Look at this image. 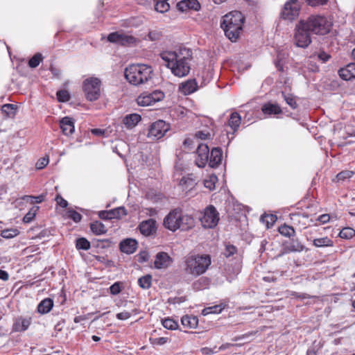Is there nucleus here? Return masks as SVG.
<instances>
[{
	"label": "nucleus",
	"mask_w": 355,
	"mask_h": 355,
	"mask_svg": "<svg viewBox=\"0 0 355 355\" xmlns=\"http://www.w3.org/2000/svg\"><path fill=\"white\" fill-rule=\"evenodd\" d=\"M160 57L174 76L184 77L189 74L191 69L190 61L192 58V52L190 49L180 47L175 51H163Z\"/></svg>",
	"instance_id": "1"
},
{
	"label": "nucleus",
	"mask_w": 355,
	"mask_h": 355,
	"mask_svg": "<svg viewBox=\"0 0 355 355\" xmlns=\"http://www.w3.org/2000/svg\"><path fill=\"white\" fill-rule=\"evenodd\" d=\"M163 225L171 232L179 229L187 230L194 226V219L191 215L184 214L182 209L175 208L164 217Z\"/></svg>",
	"instance_id": "2"
},
{
	"label": "nucleus",
	"mask_w": 355,
	"mask_h": 355,
	"mask_svg": "<svg viewBox=\"0 0 355 355\" xmlns=\"http://www.w3.org/2000/svg\"><path fill=\"white\" fill-rule=\"evenodd\" d=\"M245 18L239 11H232L223 17L221 27L225 34L232 42H236L240 37Z\"/></svg>",
	"instance_id": "3"
},
{
	"label": "nucleus",
	"mask_w": 355,
	"mask_h": 355,
	"mask_svg": "<svg viewBox=\"0 0 355 355\" xmlns=\"http://www.w3.org/2000/svg\"><path fill=\"white\" fill-rule=\"evenodd\" d=\"M151 66L145 64H133L125 69V77L132 85L138 86L148 83L153 76Z\"/></svg>",
	"instance_id": "4"
},
{
	"label": "nucleus",
	"mask_w": 355,
	"mask_h": 355,
	"mask_svg": "<svg viewBox=\"0 0 355 355\" xmlns=\"http://www.w3.org/2000/svg\"><path fill=\"white\" fill-rule=\"evenodd\" d=\"M209 255H189L185 257V272L193 277H198L204 274L211 265Z\"/></svg>",
	"instance_id": "5"
},
{
	"label": "nucleus",
	"mask_w": 355,
	"mask_h": 355,
	"mask_svg": "<svg viewBox=\"0 0 355 355\" xmlns=\"http://www.w3.org/2000/svg\"><path fill=\"white\" fill-rule=\"evenodd\" d=\"M304 24L309 31L315 34L325 35L328 33L331 28L332 23L325 16L311 15Z\"/></svg>",
	"instance_id": "6"
},
{
	"label": "nucleus",
	"mask_w": 355,
	"mask_h": 355,
	"mask_svg": "<svg viewBox=\"0 0 355 355\" xmlns=\"http://www.w3.org/2000/svg\"><path fill=\"white\" fill-rule=\"evenodd\" d=\"M101 80L96 77H90L83 81V89L86 98L89 101H96L101 96Z\"/></svg>",
	"instance_id": "7"
},
{
	"label": "nucleus",
	"mask_w": 355,
	"mask_h": 355,
	"mask_svg": "<svg viewBox=\"0 0 355 355\" xmlns=\"http://www.w3.org/2000/svg\"><path fill=\"white\" fill-rule=\"evenodd\" d=\"M311 31L304 24V20H301L296 25L294 35V42L298 47L306 48L311 42L310 33Z\"/></svg>",
	"instance_id": "8"
},
{
	"label": "nucleus",
	"mask_w": 355,
	"mask_h": 355,
	"mask_svg": "<svg viewBox=\"0 0 355 355\" xmlns=\"http://www.w3.org/2000/svg\"><path fill=\"white\" fill-rule=\"evenodd\" d=\"M201 225L205 228H214L219 221V213L213 205L207 207L199 218Z\"/></svg>",
	"instance_id": "9"
},
{
	"label": "nucleus",
	"mask_w": 355,
	"mask_h": 355,
	"mask_svg": "<svg viewBox=\"0 0 355 355\" xmlns=\"http://www.w3.org/2000/svg\"><path fill=\"white\" fill-rule=\"evenodd\" d=\"M301 5L298 0H288L281 12V17L285 20L292 21L299 16Z\"/></svg>",
	"instance_id": "10"
},
{
	"label": "nucleus",
	"mask_w": 355,
	"mask_h": 355,
	"mask_svg": "<svg viewBox=\"0 0 355 355\" xmlns=\"http://www.w3.org/2000/svg\"><path fill=\"white\" fill-rule=\"evenodd\" d=\"M164 94L160 90H155L151 93L144 92L137 98L139 106H150L164 98Z\"/></svg>",
	"instance_id": "11"
},
{
	"label": "nucleus",
	"mask_w": 355,
	"mask_h": 355,
	"mask_svg": "<svg viewBox=\"0 0 355 355\" xmlns=\"http://www.w3.org/2000/svg\"><path fill=\"white\" fill-rule=\"evenodd\" d=\"M170 129L169 123L163 120L153 123L148 130V137L152 139H159L163 137Z\"/></svg>",
	"instance_id": "12"
},
{
	"label": "nucleus",
	"mask_w": 355,
	"mask_h": 355,
	"mask_svg": "<svg viewBox=\"0 0 355 355\" xmlns=\"http://www.w3.org/2000/svg\"><path fill=\"white\" fill-rule=\"evenodd\" d=\"M33 321L29 315H19L13 319L12 332L21 333L28 329Z\"/></svg>",
	"instance_id": "13"
},
{
	"label": "nucleus",
	"mask_w": 355,
	"mask_h": 355,
	"mask_svg": "<svg viewBox=\"0 0 355 355\" xmlns=\"http://www.w3.org/2000/svg\"><path fill=\"white\" fill-rule=\"evenodd\" d=\"M107 40L121 45H129L134 44L136 42V38L123 32H114L108 35Z\"/></svg>",
	"instance_id": "14"
},
{
	"label": "nucleus",
	"mask_w": 355,
	"mask_h": 355,
	"mask_svg": "<svg viewBox=\"0 0 355 355\" xmlns=\"http://www.w3.org/2000/svg\"><path fill=\"white\" fill-rule=\"evenodd\" d=\"M209 154V149L207 144H198L195 163L199 168L205 167L208 163Z\"/></svg>",
	"instance_id": "15"
},
{
	"label": "nucleus",
	"mask_w": 355,
	"mask_h": 355,
	"mask_svg": "<svg viewBox=\"0 0 355 355\" xmlns=\"http://www.w3.org/2000/svg\"><path fill=\"white\" fill-rule=\"evenodd\" d=\"M172 263V258L166 252H161L156 254L154 265L155 268L164 269L169 267Z\"/></svg>",
	"instance_id": "16"
},
{
	"label": "nucleus",
	"mask_w": 355,
	"mask_h": 355,
	"mask_svg": "<svg viewBox=\"0 0 355 355\" xmlns=\"http://www.w3.org/2000/svg\"><path fill=\"white\" fill-rule=\"evenodd\" d=\"M139 229L144 236H150L156 232V221L152 218L144 220L139 224Z\"/></svg>",
	"instance_id": "17"
},
{
	"label": "nucleus",
	"mask_w": 355,
	"mask_h": 355,
	"mask_svg": "<svg viewBox=\"0 0 355 355\" xmlns=\"http://www.w3.org/2000/svg\"><path fill=\"white\" fill-rule=\"evenodd\" d=\"M198 88V83L195 79H190L179 85V91L184 95H189Z\"/></svg>",
	"instance_id": "18"
},
{
	"label": "nucleus",
	"mask_w": 355,
	"mask_h": 355,
	"mask_svg": "<svg viewBox=\"0 0 355 355\" xmlns=\"http://www.w3.org/2000/svg\"><path fill=\"white\" fill-rule=\"evenodd\" d=\"M177 7L182 12L189 10L198 11L200 9V4L198 0H182L178 3Z\"/></svg>",
	"instance_id": "19"
},
{
	"label": "nucleus",
	"mask_w": 355,
	"mask_h": 355,
	"mask_svg": "<svg viewBox=\"0 0 355 355\" xmlns=\"http://www.w3.org/2000/svg\"><path fill=\"white\" fill-rule=\"evenodd\" d=\"M120 250L126 254H132L137 248V241L132 239H126L120 243Z\"/></svg>",
	"instance_id": "20"
},
{
	"label": "nucleus",
	"mask_w": 355,
	"mask_h": 355,
	"mask_svg": "<svg viewBox=\"0 0 355 355\" xmlns=\"http://www.w3.org/2000/svg\"><path fill=\"white\" fill-rule=\"evenodd\" d=\"M340 77L345 80L355 78V63H349L338 71Z\"/></svg>",
	"instance_id": "21"
},
{
	"label": "nucleus",
	"mask_w": 355,
	"mask_h": 355,
	"mask_svg": "<svg viewBox=\"0 0 355 355\" xmlns=\"http://www.w3.org/2000/svg\"><path fill=\"white\" fill-rule=\"evenodd\" d=\"M60 126L62 133L65 135H70L74 132V122L70 117L62 118L60 121Z\"/></svg>",
	"instance_id": "22"
},
{
	"label": "nucleus",
	"mask_w": 355,
	"mask_h": 355,
	"mask_svg": "<svg viewBox=\"0 0 355 355\" xmlns=\"http://www.w3.org/2000/svg\"><path fill=\"white\" fill-rule=\"evenodd\" d=\"M222 161V150L219 148H214L211 150L209 159V166L211 168L218 167Z\"/></svg>",
	"instance_id": "23"
},
{
	"label": "nucleus",
	"mask_w": 355,
	"mask_h": 355,
	"mask_svg": "<svg viewBox=\"0 0 355 355\" xmlns=\"http://www.w3.org/2000/svg\"><path fill=\"white\" fill-rule=\"evenodd\" d=\"M141 119V117L139 114L133 113L126 115L123 119V123L128 129H132L137 125Z\"/></svg>",
	"instance_id": "24"
},
{
	"label": "nucleus",
	"mask_w": 355,
	"mask_h": 355,
	"mask_svg": "<svg viewBox=\"0 0 355 355\" xmlns=\"http://www.w3.org/2000/svg\"><path fill=\"white\" fill-rule=\"evenodd\" d=\"M261 111L264 114L267 115L279 114L282 112L281 107L277 103L273 104L270 103L263 105Z\"/></svg>",
	"instance_id": "25"
},
{
	"label": "nucleus",
	"mask_w": 355,
	"mask_h": 355,
	"mask_svg": "<svg viewBox=\"0 0 355 355\" xmlns=\"http://www.w3.org/2000/svg\"><path fill=\"white\" fill-rule=\"evenodd\" d=\"M53 306V301L50 298H45L37 306V311L40 313L45 314L49 313Z\"/></svg>",
	"instance_id": "26"
},
{
	"label": "nucleus",
	"mask_w": 355,
	"mask_h": 355,
	"mask_svg": "<svg viewBox=\"0 0 355 355\" xmlns=\"http://www.w3.org/2000/svg\"><path fill=\"white\" fill-rule=\"evenodd\" d=\"M241 121V117L238 112H233L231 114L228 121V125L231 129L235 132L239 128Z\"/></svg>",
	"instance_id": "27"
},
{
	"label": "nucleus",
	"mask_w": 355,
	"mask_h": 355,
	"mask_svg": "<svg viewBox=\"0 0 355 355\" xmlns=\"http://www.w3.org/2000/svg\"><path fill=\"white\" fill-rule=\"evenodd\" d=\"M313 245L316 248L333 247L334 241L328 236L315 239Z\"/></svg>",
	"instance_id": "28"
},
{
	"label": "nucleus",
	"mask_w": 355,
	"mask_h": 355,
	"mask_svg": "<svg viewBox=\"0 0 355 355\" xmlns=\"http://www.w3.org/2000/svg\"><path fill=\"white\" fill-rule=\"evenodd\" d=\"M182 324L187 328H196L198 324V319L193 315H184L181 319Z\"/></svg>",
	"instance_id": "29"
},
{
	"label": "nucleus",
	"mask_w": 355,
	"mask_h": 355,
	"mask_svg": "<svg viewBox=\"0 0 355 355\" xmlns=\"http://www.w3.org/2000/svg\"><path fill=\"white\" fill-rule=\"evenodd\" d=\"M288 252H302L304 249V245L298 239H292L286 246Z\"/></svg>",
	"instance_id": "30"
},
{
	"label": "nucleus",
	"mask_w": 355,
	"mask_h": 355,
	"mask_svg": "<svg viewBox=\"0 0 355 355\" xmlns=\"http://www.w3.org/2000/svg\"><path fill=\"white\" fill-rule=\"evenodd\" d=\"M17 107L14 104H4L1 107V112L7 118H13L17 112Z\"/></svg>",
	"instance_id": "31"
},
{
	"label": "nucleus",
	"mask_w": 355,
	"mask_h": 355,
	"mask_svg": "<svg viewBox=\"0 0 355 355\" xmlns=\"http://www.w3.org/2000/svg\"><path fill=\"white\" fill-rule=\"evenodd\" d=\"M90 228L96 235H101L107 232L105 226L99 221H94L91 223Z\"/></svg>",
	"instance_id": "32"
},
{
	"label": "nucleus",
	"mask_w": 355,
	"mask_h": 355,
	"mask_svg": "<svg viewBox=\"0 0 355 355\" xmlns=\"http://www.w3.org/2000/svg\"><path fill=\"white\" fill-rule=\"evenodd\" d=\"M138 284L143 289L149 288L152 284V276L150 275H146L141 277L138 279Z\"/></svg>",
	"instance_id": "33"
},
{
	"label": "nucleus",
	"mask_w": 355,
	"mask_h": 355,
	"mask_svg": "<svg viewBox=\"0 0 355 355\" xmlns=\"http://www.w3.org/2000/svg\"><path fill=\"white\" fill-rule=\"evenodd\" d=\"M277 220V217L272 214H265L262 215L260 218L261 223L266 225V228L269 229L273 225Z\"/></svg>",
	"instance_id": "34"
},
{
	"label": "nucleus",
	"mask_w": 355,
	"mask_h": 355,
	"mask_svg": "<svg viewBox=\"0 0 355 355\" xmlns=\"http://www.w3.org/2000/svg\"><path fill=\"white\" fill-rule=\"evenodd\" d=\"M218 182V178L216 175H210L207 178L204 180V185L209 191H212L216 188V184Z\"/></svg>",
	"instance_id": "35"
},
{
	"label": "nucleus",
	"mask_w": 355,
	"mask_h": 355,
	"mask_svg": "<svg viewBox=\"0 0 355 355\" xmlns=\"http://www.w3.org/2000/svg\"><path fill=\"white\" fill-rule=\"evenodd\" d=\"M279 232L286 237H291L295 235V230L293 227L287 225H283L279 227Z\"/></svg>",
	"instance_id": "36"
},
{
	"label": "nucleus",
	"mask_w": 355,
	"mask_h": 355,
	"mask_svg": "<svg viewBox=\"0 0 355 355\" xmlns=\"http://www.w3.org/2000/svg\"><path fill=\"white\" fill-rule=\"evenodd\" d=\"M194 185V180L189 177H183L180 181V186L183 191L190 190Z\"/></svg>",
	"instance_id": "37"
},
{
	"label": "nucleus",
	"mask_w": 355,
	"mask_h": 355,
	"mask_svg": "<svg viewBox=\"0 0 355 355\" xmlns=\"http://www.w3.org/2000/svg\"><path fill=\"white\" fill-rule=\"evenodd\" d=\"M282 96L286 101V103L292 108L296 109L297 107V103L295 99V96H294L291 94H286L285 92L282 93Z\"/></svg>",
	"instance_id": "38"
},
{
	"label": "nucleus",
	"mask_w": 355,
	"mask_h": 355,
	"mask_svg": "<svg viewBox=\"0 0 355 355\" xmlns=\"http://www.w3.org/2000/svg\"><path fill=\"white\" fill-rule=\"evenodd\" d=\"M112 218H121L122 216H126L127 212L124 207H119L111 210H109Z\"/></svg>",
	"instance_id": "39"
},
{
	"label": "nucleus",
	"mask_w": 355,
	"mask_h": 355,
	"mask_svg": "<svg viewBox=\"0 0 355 355\" xmlns=\"http://www.w3.org/2000/svg\"><path fill=\"white\" fill-rule=\"evenodd\" d=\"M355 236V230L351 227H344L339 233V236L344 239H350Z\"/></svg>",
	"instance_id": "40"
},
{
	"label": "nucleus",
	"mask_w": 355,
	"mask_h": 355,
	"mask_svg": "<svg viewBox=\"0 0 355 355\" xmlns=\"http://www.w3.org/2000/svg\"><path fill=\"white\" fill-rule=\"evenodd\" d=\"M19 234V231L17 229L11 228L2 230L1 236L5 239H12L17 236Z\"/></svg>",
	"instance_id": "41"
},
{
	"label": "nucleus",
	"mask_w": 355,
	"mask_h": 355,
	"mask_svg": "<svg viewBox=\"0 0 355 355\" xmlns=\"http://www.w3.org/2000/svg\"><path fill=\"white\" fill-rule=\"evenodd\" d=\"M43 57L41 53H37L35 54L28 61V66L31 68L37 67L42 61Z\"/></svg>",
	"instance_id": "42"
},
{
	"label": "nucleus",
	"mask_w": 355,
	"mask_h": 355,
	"mask_svg": "<svg viewBox=\"0 0 355 355\" xmlns=\"http://www.w3.org/2000/svg\"><path fill=\"white\" fill-rule=\"evenodd\" d=\"M223 309V308L221 305H215L213 306L205 308L202 310V313L203 315H207L211 313H220Z\"/></svg>",
	"instance_id": "43"
},
{
	"label": "nucleus",
	"mask_w": 355,
	"mask_h": 355,
	"mask_svg": "<svg viewBox=\"0 0 355 355\" xmlns=\"http://www.w3.org/2000/svg\"><path fill=\"white\" fill-rule=\"evenodd\" d=\"M76 248L78 250H87L90 248V243L85 238H80L76 240Z\"/></svg>",
	"instance_id": "44"
},
{
	"label": "nucleus",
	"mask_w": 355,
	"mask_h": 355,
	"mask_svg": "<svg viewBox=\"0 0 355 355\" xmlns=\"http://www.w3.org/2000/svg\"><path fill=\"white\" fill-rule=\"evenodd\" d=\"M162 325L164 328L170 330H175L178 327V322L171 318H166L162 320Z\"/></svg>",
	"instance_id": "45"
},
{
	"label": "nucleus",
	"mask_w": 355,
	"mask_h": 355,
	"mask_svg": "<svg viewBox=\"0 0 355 355\" xmlns=\"http://www.w3.org/2000/svg\"><path fill=\"white\" fill-rule=\"evenodd\" d=\"M171 340L167 337L150 338V343L154 346H161L169 343Z\"/></svg>",
	"instance_id": "46"
},
{
	"label": "nucleus",
	"mask_w": 355,
	"mask_h": 355,
	"mask_svg": "<svg viewBox=\"0 0 355 355\" xmlns=\"http://www.w3.org/2000/svg\"><path fill=\"white\" fill-rule=\"evenodd\" d=\"M39 207H33L31 210L24 216L23 221L26 223H30L35 218L36 212L38 211Z\"/></svg>",
	"instance_id": "47"
},
{
	"label": "nucleus",
	"mask_w": 355,
	"mask_h": 355,
	"mask_svg": "<svg viewBox=\"0 0 355 355\" xmlns=\"http://www.w3.org/2000/svg\"><path fill=\"white\" fill-rule=\"evenodd\" d=\"M155 8L157 12L164 13L169 10L170 5H169L168 2H157L156 1Z\"/></svg>",
	"instance_id": "48"
},
{
	"label": "nucleus",
	"mask_w": 355,
	"mask_h": 355,
	"mask_svg": "<svg viewBox=\"0 0 355 355\" xmlns=\"http://www.w3.org/2000/svg\"><path fill=\"white\" fill-rule=\"evenodd\" d=\"M354 175V172L352 171H343L336 175L338 181H344L347 179H349Z\"/></svg>",
	"instance_id": "49"
},
{
	"label": "nucleus",
	"mask_w": 355,
	"mask_h": 355,
	"mask_svg": "<svg viewBox=\"0 0 355 355\" xmlns=\"http://www.w3.org/2000/svg\"><path fill=\"white\" fill-rule=\"evenodd\" d=\"M123 287V283L121 282H116L110 287V293L113 295H118Z\"/></svg>",
	"instance_id": "50"
},
{
	"label": "nucleus",
	"mask_w": 355,
	"mask_h": 355,
	"mask_svg": "<svg viewBox=\"0 0 355 355\" xmlns=\"http://www.w3.org/2000/svg\"><path fill=\"white\" fill-rule=\"evenodd\" d=\"M57 98L60 102H67L70 98L69 92L66 90H60L57 92Z\"/></svg>",
	"instance_id": "51"
},
{
	"label": "nucleus",
	"mask_w": 355,
	"mask_h": 355,
	"mask_svg": "<svg viewBox=\"0 0 355 355\" xmlns=\"http://www.w3.org/2000/svg\"><path fill=\"white\" fill-rule=\"evenodd\" d=\"M44 199L43 195H40L38 196H25L23 198V200H26L27 201L30 200L31 203H41Z\"/></svg>",
	"instance_id": "52"
},
{
	"label": "nucleus",
	"mask_w": 355,
	"mask_h": 355,
	"mask_svg": "<svg viewBox=\"0 0 355 355\" xmlns=\"http://www.w3.org/2000/svg\"><path fill=\"white\" fill-rule=\"evenodd\" d=\"M237 252L236 248L233 245H226L224 254L226 257L234 255Z\"/></svg>",
	"instance_id": "53"
},
{
	"label": "nucleus",
	"mask_w": 355,
	"mask_h": 355,
	"mask_svg": "<svg viewBox=\"0 0 355 355\" xmlns=\"http://www.w3.org/2000/svg\"><path fill=\"white\" fill-rule=\"evenodd\" d=\"M68 214L69 217L76 223L80 222L82 219V216L74 210H69Z\"/></svg>",
	"instance_id": "54"
},
{
	"label": "nucleus",
	"mask_w": 355,
	"mask_h": 355,
	"mask_svg": "<svg viewBox=\"0 0 355 355\" xmlns=\"http://www.w3.org/2000/svg\"><path fill=\"white\" fill-rule=\"evenodd\" d=\"M290 296L293 298L301 299V300L309 299L311 297L309 295H308L306 293H297L295 291L291 292Z\"/></svg>",
	"instance_id": "55"
},
{
	"label": "nucleus",
	"mask_w": 355,
	"mask_h": 355,
	"mask_svg": "<svg viewBox=\"0 0 355 355\" xmlns=\"http://www.w3.org/2000/svg\"><path fill=\"white\" fill-rule=\"evenodd\" d=\"M305 2L310 6H318L327 3V0H304Z\"/></svg>",
	"instance_id": "56"
},
{
	"label": "nucleus",
	"mask_w": 355,
	"mask_h": 355,
	"mask_svg": "<svg viewBox=\"0 0 355 355\" xmlns=\"http://www.w3.org/2000/svg\"><path fill=\"white\" fill-rule=\"evenodd\" d=\"M49 157H42L36 163V168L37 169L44 168L49 164Z\"/></svg>",
	"instance_id": "57"
},
{
	"label": "nucleus",
	"mask_w": 355,
	"mask_h": 355,
	"mask_svg": "<svg viewBox=\"0 0 355 355\" xmlns=\"http://www.w3.org/2000/svg\"><path fill=\"white\" fill-rule=\"evenodd\" d=\"M161 37V33L160 32H158L157 31H151L148 33V38L151 41H156L159 40Z\"/></svg>",
	"instance_id": "58"
},
{
	"label": "nucleus",
	"mask_w": 355,
	"mask_h": 355,
	"mask_svg": "<svg viewBox=\"0 0 355 355\" xmlns=\"http://www.w3.org/2000/svg\"><path fill=\"white\" fill-rule=\"evenodd\" d=\"M130 316H131V313L126 311L119 313L116 315V318L120 320H128V318H130Z\"/></svg>",
	"instance_id": "59"
},
{
	"label": "nucleus",
	"mask_w": 355,
	"mask_h": 355,
	"mask_svg": "<svg viewBox=\"0 0 355 355\" xmlns=\"http://www.w3.org/2000/svg\"><path fill=\"white\" fill-rule=\"evenodd\" d=\"M330 220V216L329 214H322L319 216L317 218V221H318L321 224H324L329 222Z\"/></svg>",
	"instance_id": "60"
},
{
	"label": "nucleus",
	"mask_w": 355,
	"mask_h": 355,
	"mask_svg": "<svg viewBox=\"0 0 355 355\" xmlns=\"http://www.w3.org/2000/svg\"><path fill=\"white\" fill-rule=\"evenodd\" d=\"M99 217L103 220H111L112 216L109 211H101L98 214Z\"/></svg>",
	"instance_id": "61"
},
{
	"label": "nucleus",
	"mask_w": 355,
	"mask_h": 355,
	"mask_svg": "<svg viewBox=\"0 0 355 355\" xmlns=\"http://www.w3.org/2000/svg\"><path fill=\"white\" fill-rule=\"evenodd\" d=\"M55 200L60 207L64 208L67 207L68 205V202L67 200H65L64 198H62L61 196H58L55 198Z\"/></svg>",
	"instance_id": "62"
},
{
	"label": "nucleus",
	"mask_w": 355,
	"mask_h": 355,
	"mask_svg": "<svg viewBox=\"0 0 355 355\" xmlns=\"http://www.w3.org/2000/svg\"><path fill=\"white\" fill-rule=\"evenodd\" d=\"M318 58L323 62H326L330 58V55L325 52H321L318 54Z\"/></svg>",
	"instance_id": "63"
},
{
	"label": "nucleus",
	"mask_w": 355,
	"mask_h": 355,
	"mask_svg": "<svg viewBox=\"0 0 355 355\" xmlns=\"http://www.w3.org/2000/svg\"><path fill=\"white\" fill-rule=\"evenodd\" d=\"M201 352L203 355H211L216 353L217 351H214L213 349L209 347H203L201 349Z\"/></svg>",
	"instance_id": "64"
}]
</instances>
